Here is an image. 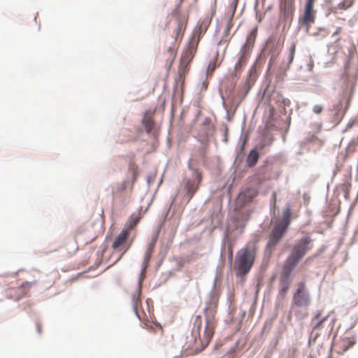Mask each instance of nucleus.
<instances>
[{
    "instance_id": "18",
    "label": "nucleus",
    "mask_w": 358,
    "mask_h": 358,
    "mask_svg": "<svg viewBox=\"0 0 358 358\" xmlns=\"http://www.w3.org/2000/svg\"><path fill=\"white\" fill-rule=\"evenodd\" d=\"M8 295L10 298L14 300H19L25 296L24 290L21 289V285L16 288L10 289Z\"/></svg>"
},
{
    "instance_id": "21",
    "label": "nucleus",
    "mask_w": 358,
    "mask_h": 358,
    "mask_svg": "<svg viewBox=\"0 0 358 358\" xmlns=\"http://www.w3.org/2000/svg\"><path fill=\"white\" fill-rule=\"evenodd\" d=\"M257 194V190L254 187H251L242 192L240 196H243L245 201H250Z\"/></svg>"
},
{
    "instance_id": "5",
    "label": "nucleus",
    "mask_w": 358,
    "mask_h": 358,
    "mask_svg": "<svg viewBox=\"0 0 358 358\" xmlns=\"http://www.w3.org/2000/svg\"><path fill=\"white\" fill-rule=\"evenodd\" d=\"M292 302L297 306H308L310 304V296L304 282L297 285V289L293 295Z\"/></svg>"
},
{
    "instance_id": "2",
    "label": "nucleus",
    "mask_w": 358,
    "mask_h": 358,
    "mask_svg": "<svg viewBox=\"0 0 358 358\" xmlns=\"http://www.w3.org/2000/svg\"><path fill=\"white\" fill-rule=\"evenodd\" d=\"M313 239L308 235H306L297 241L293 245L292 252L286 258L283 264L295 268L301 259L306 255L311 248Z\"/></svg>"
},
{
    "instance_id": "36",
    "label": "nucleus",
    "mask_w": 358,
    "mask_h": 358,
    "mask_svg": "<svg viewBox=\"0 0 358 358\" xmlns=\"http://www.w3.org/2000/svg\"><path fill=\"white\" fill-rule=\"evenodd\" d=\"M36 329L38 334H41V325L39 323L36 324Z\"/></svg>"
},
{
    "instance_id": "15",
    "label": "nucleus",
    "mask_w": 358,
    "mask_h": 358,
    "mask_svg": "<svg viewBox=\"0 0 358 358\" xmlns=\"http://www.w3.org/2000/svg\"><path fill=\"white\" fill-rule=\"evenodd\" d=\"M142 124L147 133L151 132L155 125V122L152 117L149 115L148 112L145 113L144 117L142 120Z\"/></svg>"
},
{
    "instance_id": "29",
    "label": "nucleus",
    "mask_w": 358,
    "mask_h": 358,
    "mask_svg": "<svg viewBox=\"0 0 358 358\" xmlns=\"http://www.w3.org/2000/svg\"><path fill=\"white\" fill-rule=\"evenodd\" d=\"M295 51H296V43H293L291 45L290 50H289V61H288V62L289 64L292 63L294 59Z\"/></svg>"
},
{
    "instance_id": "32",
    "label": "nucleus",
    "mask_w": 358,
    "mask_h": 358,
    "mask_svg": "<svg viewBox=\"0 0 358 358\" xmlns=\"http://www.w3.org/2000/svg\"><path fill=\"white\" fill-rule=\"evenodd\" d=\"M314 36H320L321 38H325L328 35V32L325 29H320L319 32H315L313 34Z\"/></svg>"
},
{
    "instance_id": "27",
    "label": "nucleus",
    "mask_w": 358,
    "mask_h": 358,
    "mask_svg": "<svg viewBox=\"0 0 358 358\" xmlns=\"http://www.w3.org/2000/svg\"><path fill=\"white\" fill-rule=\"evenodd\" d=\"M352 0H343L342 2L338 3V8L341 10H346L352 5Z\"/></svg>"
},
{
    "instance_id": "34",
    "label": "nucleus",
    "mask_w": 358,
    "mask_h": 358,
    "mask_svg": "<svg viewBox=\"0 0 358 358\" xmlns=\"http://www.w3.org/2000/svg\"><path fill=\"white\" fill-rule=\"evenodd\" d=\"M323 110V106L322 105H315L313 108V111L316 114H320Z\"/></svg>"
},
{
    "instance_id": "16",
    "label": "nucleus",
    "mask_w": 358,
    "mask_h": 358,
    "mask_svg": "<svg viewBox=\"0 0 358 358\" xmlns=\"http://www.w3.org/2000/svg\"><path fill=\"white\" fill-rule=\"evenodd\" d=\"M141 287L137 288L131 296V302L134 311L137 313V309L139 305L141 303Z\"/></svg>"
},
{
    "instance_id": "9",
    "label": "nucleus",
    "mask_w": 358,
    "mask_h": 358,
    "mask_svg": "<svg viewBox=\"0 0 358 358\" xmlns=\"http://www.w3.org/2000/svg\"><path fill=\"white\" fill-rule=\"evenodd\" d=\"M129 229H123L115 238L114 241L112 244V248L113 250H123V252L121 256L127 252L129 249V246L124 247L125 242L129 236Z\"/></svg>"
},
{
    "instance_id": "22",
    "label": "nucleus",
    "mask_w": 358,
    "mask_h": 358,
    "mask_svg": "<svg viewBox=\"0 0 358 358\" xmlns=\"http://www.w3.org/2000/svg\"><path fill=\"white\" fill-rule=\"evenodd\" d=\"M189 63H186L183 61L180 62L178 66V75L180 78H183L189 70Z\"/></svg>"
},
{
    "instance_id": "38",
    "label": "nucleus",
    "mask_w": 358,
    "mask_h": 358,
    "mask_svg": "<svg viewBox=\"0 0 358 358\" xmlns=\"http://www.w3.org/2000/svg\"><path fill=\"white\" fill-rule=\"evenodd\" d=\"M265 145H266L265 144H262V145H261V148H264Z\"/></svg>"
},
{
    "instance_id": "1",
    "label": "nucleus",
    "mask_w": 358,
    "mask_h": 358,
    "mask_svg": "<svg viewBox=\"0 0 358 358\" xmlns=\"http://www.w3.org/2000/svg\"><path fill=\"white\" fill-rule=\"evenodd\" d=\"M256 251V244L252 243L237 252L234 266L238 275H244L250 271L255 262Z\"/></svg>"
},
{
    "instance_id": "26",
    "label": "nucleus",
    "mask_w": 358,
    "mask_h": 358,
    "mask_svg": "<svg viewBox=\"0 0 358 358\" xmlns=\"http://www.w3.org/2000/svg\"><path fill=\"white\" fill-rule=\"evenodd\" d=\"M36 285V281L34 280L32 282L25 281L21 285V289H22L24 292L25 296L27 295L30 289Z\"/></svg>"
},
{
    "instance_id": "23",
    "label": "nucleus",
    "mask_w": 358,
    "mask_h": 358,
    "mask_svg": "<svg viewBox=\"0 0 358 358\" xmlns=\"http://www.w3.org/2000/svg\"><path fill=\"white\" fill-rule=\"evenodd\" d=\"M247 56L245 53H243L238 59V61L235 64V70L236 71L241 72L243 68L246 65L247 63Z\"/></svg>"
},
{
    "instance_id": "35",
    "label": "nucleus",
    "mask_w": 358,
    "mask_h": 358,
    "mask_svg": "<svg viewBox=\"0 0 358 358\" xmlns=\"http://www.w3.org/2000/svg\"><path fill=\"white\" fill-rule=\"evenodd\" d=\"M228 250H229L228 251L229 257L230 260H231L232 258H233V248H232V246H229Z\"/></svg>"
},
{
    "instance_id": "4",
    "label": "nucleus",
    "mask_w": 358,
    "mask_h": 358,
    "mask_svg": "<svg viewBox=\"0 0 358 358\" xmlns=\"http://www.w3.org/2000/svg\"><path fill=\"white\" fill-rule=\"evenodd\" d=\"M315 0H306L303 15L299 17V21L308 30L312 24L315 22L316 10L314 9Z\"/></svg>"
},
{
    "instance_id": "8",
    "label": "nucleus",
    "mask_w": 358,
    "mask_h": 358,
    "mask_svg": "<svg viewBox=\"0 0 358 358\" xmlns=\"http://www.w3.org/2000/svg\"><path fill=\"white\" fill-rule=\"evenodd\" d=\"M215 327V322L213 316L206 315V327L202 338L200 337L201 341L203 345L206 346L210 341L211 340Z\"/></svg>"
},
{
    "instance_id": "3",
    "label": "nucleus",
    "mask_w": 358,
    "mask_h": 358,
    "mask_svg": "<svg viewBox=\"0 0 358 358\" xmlns=\"http://www.w3.org/2000/svg\"><path fill=\"white\" fill-rule=\"evenodd\" d=\"M291 222V209L287 207L284 211L282 219L280 223H278L273 228L270 235L266 249L272 252L276 245L280 242L282 237L287 231Z\"/></svg>"
},
{
    "instance_id": "19",
    "label": "nucleus",
    "mask_w": 358,
    "mask_h": 358,
    "mask_svg": "<svg viewBox=\"0 0 358 358\" xmlns=\"http://www.w3.org/2000/svg\"><path fill=\"white\" fill-rule=\"evenodd\" d=\"M250 88L251 87L248 83H245L244 84L239 85L237 96L240 98L241 101L247 96Z\"/></svg>"
},
{
    "instance_id": "25",
    "label": "nucleus",
    "mask_w": 358,
    "mask_h": 358,
    "mask_svg": "<svg viewBox=\"0 0 358 358\" xmlns=\"http://www.w3.org/2000/svg\"><path fill=\"white\" fill-rule=\"evenodd\" d=\"M152 255L149 253H145L143 261V268L141 271V275L143 278L145 273L146 269L149 265L150 260L151 259Z\"/></svg>"
},
{
    "instance_id": "28",
    "label": "nucleus",
    "mask_w": 358,
    "mask_h": 358,
    "mask_svg": "<svg viewBox=\"0 0 358 358\" xmlns=\"http://www.w3.org/2000/svg\"><path fill=\"white\" fill-rule=\"evenodd\" d=\"M157 236L152 238V241L150 242V243L148 245V248H147V250L145 252L146 253L152 255V252L154 251V248L155 246V243L157 241Z\"/></svg>"
},
{
    "instance_id": "33",
    "label": "nucleus",
    "mask_w": 358,
    "mask_h": 358,
    "mask_svg": "<svg viewBox=\"0 0 358 358\" xmlns=\"http://www.w3.org/2000/svg\"><path fill=\"white\" fill-rule=\"evenodd\" d=\"M129 169L131 171L134 178H135L138 171L137 165L134 162H131L129 164Z\"/></svg>"
},
{
    "instance_id": "39",
    "label": "nucleus",
    "mask_w": 358,
    "mask_h": 358,
    "mask_svg": "<svg viewBox=\"0 0 358 358\" xmlns=\"http://www.w3.org/2000/svg\"><path fill=\"white\" fill-rule=\"evenodd\" d=\"M183 1V0H180V3H182Z\"/></svg>"
},
{
    "instance_id": "20",
    "label": "nucleus",
    "mask_w": 358,
    "mask_h": 358,
    "mask_svg": "<svg viewBox=\"0 0 358 358\" xmlns=\"http://www.w3.org/2000/svg\"><path fill=\"white\" fill-rule=\"evenodd\" d=\"M203 32L204 31H203L202 27L200 26L199 27H198L197 29H196L194 31L192 36L189 42H190L192 43H195V45L198 46V44L199 43L201 38L202 37V36L203 34Z\"/></svg>"
},
{
    "instance_id": "11",
    "label": "nucleus",
    "mask_w": 358,
    "mask_h": 358,
    "mask_svg": "<svg viewBox=\"0 0 358 358\" xmlns=\"http://www.w3.org/2000/svg\"><path fill=\"white\" fill-rule=\"evenodd\" d=\"M178 27L176 29V37H175V41L168 47L167 51L169 53L170 57H171L173 59L175 58L176 55V50L178 48V44L176 42V38L179 36V35L181 34L182 31L185 29V24H184V20H182L181 18H178Z\"/></svg>"
},
{
    "instance_id": "24",
    "label": "nucleus",
    "mask_w": 358,
    "mask_h": 358,
    "mask_svg": "<svg viewBox=\"0 0 358 358\" xmlns=\"http://www.w3.org/2000/svg\"><path fill=\"white\" fill-rule=\"evenodd\" d=\"M218 57V52H216L214 58L209 62L207 68V74L212 75L215 69L217 68V60Z\"/></svg>"
},
{
    "instance_id": "6",
    "label": "nucleus",
    "mask_w": 358,
    "mask_h": 358,
    "mask_svg": "<svg viewBox=\"0 0 358 358\" xmlns=\"http://www.w3.org/2000/svg\"><path fill=\"white\" fill-rule=\"evenodd\" d=\"M294 268L285 264L282 265L280 277L279 294L283 298L287 293L291 282L290 275Z\"/></svg>"
},
{
    "instance_id": "7",
    "label": "nucleus",
    "mask_w": 358,
    "mask_h": 358,
    "mask_svg": "<svg viewBox=\"0 0 358 358\" xmlns=\"http://www.w3.org/2000/svg\"><path fill=\"white\" fill-rule=\"evenodd\" d=\"M202 176L198 171H194L192 177L185 181V189L189 194V199H191L197 191L199 184L201 182Z\"/></svg>"
},
{
    "instance_id": "10",
    "label": "nucleus",
    "mask_w": 358,
    "mask_h": 358,
    "mask_svg": "<svg viewBox=\"0 0 358 358\" xmlns=\"http://www.w3.org/2000/svg\"><path fill=\"white\" fill-rule=\"evenodd\" d=\"M280 9L283 17L291 22L294 12V0H281Z\"/></svg>"
},
{
    "instance_id": "13",
    "label": "nucleus",
    "mask_w": 358,
    "mask_h": 358,
    "mask_svg": "<svg viewBox=\"0 0 358 358\" xmlns=\"http://www.w3.org/2000/svg\"><path fill=\"white\" fill-rule=\"evenodd\" d=\"M196 49L197 46L195 45V43L189 42L182 53L180 60L190 64L191 61L194 57Z\"/></svg>"
},
{
    "instance_id": "31",
    "label": "nucleus",
    "mask_w": 358,
    "mask_h": 358,
    "mask_svg": "<svg viewBox=\"0 0 358 358\" xmlns=\"http://www.w3.org/2000/svg\"><path fill=\"white\" fill-rule=\"evenodd\" d=\"M315 320H317L316 323L314 325L313 329H316L320 328V325L325 321L326 317H323L322 319L319 318V314H317L315 318Z\"/></svg>"
},
{
    "instance_id": "14",
    "label": "nucleus",
    "mask_w": 358,
    "mask_h": 358,
    "mask_svg": "<svg viewBox=\"0 0 358 358\" xmlns=\"http://www.w3.org/2000/svg\"><path fill=\"white\" fill-rule=\"evenodd\" d=\"M233 23L231 18L227 20L224 30L222 34V37L219 41V45H225L226 46L228 45L231 38V36L230 35V31L231 29Z\"/></svg>"
},
{
    "instance_id": "12",
    "label": "nucleus",
    "mask_w": 358,
    "mask_h": 358,
    "mask_svg": "<svg viewBox=\"0 0 358 358\" xmlns=\"http://www.w3.org/2000/svg\"><path fill=\"white\" fill-rule=\"evenodd\" d=\"M350 99L351 95L347 98L345 96H343L340 99L338 103L334 106V109L336 111L335 115L340 119L343 117L348 110L350 104Z\"/></svg>"
},
{
    "instance_id": "30",
    "label": "nucleus",
    "mask_w": 358,
    "mask_h": 358,
    "mask_svg": "<svg viewBox=\"0 0 358 358\" xmlns=\"http://www.w3.org/2000/svg\"><path fill=\"white\" fill-rule=\"evenodd\" d=\"M139 220H140L139 217L131 216L129 220V229H131L134 228V227H136V225L138 224Z\"/></svg>"
},
{
    "instance_id": "17",
    "label": "nucleus",
    "mask_w": 358,
    "mask_h": 358,
    "mask_svg": "<svg viewBox=\"0 0 358 358\" xmlns=\"http://www.w3.org/2000/svg\"><path fill=\"white\" fill-rule=\"evenodd\" d=\"M259 157V155L258 152L255 149L252 150L250 152L246 160L248 166H254L257 163Z\"/></svg>"
},
{
    "instance_id": "37",
    "label": "nucleus",
    "mask_w": 358,
    "mask_h": 358,
    "mask_svg": "<svg viewBox=\"0 0 358 358\" xmlns=\"http://www.w3.org/2000/svg\"><path fill=\"white\" fill-rule=\"evenodd\" d=\"M341 31V28L338 27V28H337V29H336V32L334 33V34H338Z\"/></svg>"
}]
</instances>
